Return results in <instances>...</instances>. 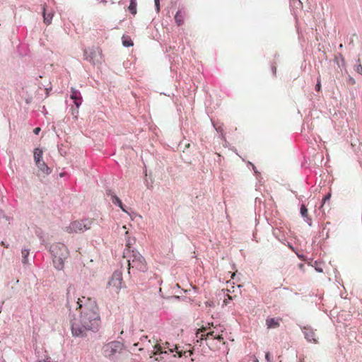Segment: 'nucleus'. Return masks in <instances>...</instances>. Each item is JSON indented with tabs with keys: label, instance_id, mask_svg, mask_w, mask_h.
Masks as SVG:
<instances>
[{
	"label": "nucleus",
	"instance_id": "7c9ffc66",
	"mask_svg": "<svg viewBox=\"0 0 362 362\" xmlns=\"http://www.w3.org/2000/svg\"><path fill=\"white\" fill-rule=\"evenodd\" d=\"M273 71L274 74H276V68L275 66L273 67Z\"/></svg>",
	"mask_w": 362,
	"mask_h": 362
},
{
	"label": "nucleus",
	"instance_id": "6ab92c4d",
	"mask_svg": "<svg viewBox=\"0 0 362 362\" xmlns=\"http://www.w3.org/2000/svg\"><path fill=\"white\" fill-rule=\"evenodd\" d=\"M21 254L23 257L22 262L23 264H26L28 263V256L29 255V250L27 249H23L22 250Z\"/></svg>",
	"mask_w": 362,
	"mask_h": 362
},
{
	"label": "nucleus",
	"instance_id": "5701e85b",
	"mask_svg": "<svg viewBox=\"0 0 362 362\" xmlns=\"http://www.w3.org/2000/svg\"><path fill=\"white\" fill-rule=\"evenodd\" d=\"M356 71L362 74V65L361 64H358L357 66H356Z\"/></svg>",
	"mask_w": 362,
	"mask_h": 362
},
{
	"label": "nucleus",
	"instance_id": "dca6fc26",
	"mask_svg": "<svg viewBox=\"0 0 362 362\" xmlns=\"http://www.w3.org/2000/svg\"><path fill=\"white\" fill-rule=\"evenodd\" d=\"M136 6H137V4H136V0H130V4H129V6L128 7V10L134 16H135L136 14V12H137V11H136Z\"/></svg>",
	"mask_w": 362,
	"mask_h": 362
},
{
	"label": "nucleus",
	"instance_id": "473e14b6",
	"mask_svg": "<svg viewBox=\"0 0 362 362\" xmlns=\"http://www.w3.org/2000/svg\"><path fill=\"white\" fill-rule=\"evenodd\" d=\"M228 300H231L232 299V297L230 296L229 295H228Z\"/></svg>",
	"mask_w": 362,
	"mask_h": 362
},
{
	"label": "nucleus",
	"instance_id": "b1692460",
	"mask_svg": "<svg viewBox=\"0 0 362 362\" xmlns=\"http://www.w3.org/2000/svg\"><path fill=\"white\" fill-rule=\"evenodd\" d=\"M265 358L268 362H271V355L269 352L266 354Z\"/></svg>",
	"mask_w": 362,
	"mask_h": 362
},
{
	"label": "nucleus",
	"instance_id": "a878e982",
	"mask_svg": "<svg viewBox=\"0 0 362 362\" xmlns=\"http://www.w3.org/2000/svg\"><path fill=\"white\" fill-rule=\"evenodd\" d=\"M214 338H215V339H218V340L223 339V337H222V335H221V334H218V335H217V336H214Z\"/></svg>",
	"mask_w": 362,
	"mask_h": 362
},
{
	"label": "nucleus",
	"instance_id": "393cba45",
	"mask_svg": "<svg viewBox=\"0 0 362 362\" xmlns=\"http://www.w3.org/2000/svg\"><path fill=\"white\" fill-rule=\"evenodd\" d=\"M40 132V127H36L33 130V132L35 134H38L39 132Z\"/></svg>",
	"mask_w": 362,
	"mask_h": 362
},
{
	"label": "nucleus",
	"instance_id": "423d86ee",
	"mask_svg": "<svg viewBox=\"0 0 362 362\" xmlns=\"http://www.w3.org/2000/svg\"><path fill=\"white\" fill-rule=\"evenodd\" d=\"M129 266L140 271L146 269V264L144 258L139 253L134 254L128 260Z\"/></svg>",
	"mask_w": 362,
	"mask_h": 362
},
{
	"label": "nucleus",
	"instance_id": "6e6552de",
	"mask_svg": "<svg viewBox=\"0 0 362 362\" xmlns=\"http://www.w3.org/2000/svg\"><path fill=\"white\" fill-rule=\"evenodd\" d=\"M71 93L70 98L71 100H74V103L76 105V107L78 108L82 101L81 93L74 88H71Z\"/></svg>",
	"mask_w": 362,
	"mask_h": 362
},
{
	"label": "nucleus",
	"instance_id": "39448f33",
	"mask_svg": "<svg viewBox=\"0 0 362 362\" xmlns=\"http://www.w3.org/2000/svg\"><path fill=\"white\" fill-rule=\"evenodd\" d=\"M123 349V344L117 341H113L103 346V354L105 357H111Z\"/></svg>",
	"mask_w": 362,
	"mask_h": 362
},
{
	"label": "nucleus",
	"instance_id": "c756f323",
	"mask_svg": "<svg viewBox=\"0 0 362 362\" xmlns=\"http://www.w3.org/2000/svg\"><path fill=\"white\" fill-rule=\"evenodd\" d=\"M223 303H224V305H227L228 303V300L227 299H225L223 300Z\"/></svg>",
	"mask_w": 362,
	"mask_h": 362
},
{
	"label": "nucleus",
	"instance_id": "ddd939ff",
	"mask_svg": "<svg viewBox=\"0 0 362 362\" xmlns=\"http://www.w3.org/2000/svg\"><path fill=\"white\" fill-rule=\"evenodd\" d=\"M39 170L45 175H49L51 173V169L46 165L44 161H40L35 163Z\"/></svg>",
	"mask_w": 362,
	"mask_h": 362
},
{
	"label": "nucleus",
	"instance_id": "7ed1b4c3",
	"mask_svg": "<svg viewBox=\"0 0 362 362\" xmlns=\"http://www.w3.org/2000/svg\"><path fill=\"white\" fill-rule=\"evenodd\" d=\"M93 221L85 219L72 221L68 226L64 228V231L68 233H83L91 228Z\"/></svg>",
	"mask_w": 362,
	"mask_h": 362
},
{
	"label": "nucleus",
	"instance_id": "0eeeda50",
	"mask_svg": "<svg viewBox=\"0 0 362 362\" xmlns=\"http://www.w3.org/2000/svg\"><path fill=\"white\" fill-rule=\"evenodd\" d=\"M122 275L119 273H114L108 284L110 286L116 287V291L117 292L122 286Z\"/></svg>",
	"mask_w": 362,
	"mask_h": 362
},
{
	"label": "nucleus",
	"instance_id": "f8f14e48",
	"mask_svg": "<svg viewBox=\"0 0 362 362\" xmlns=\"http://www.w3.org/2000/svg\"><path fill=\"white\" fill-rule=\"evenodd\" d=\"M301 216L305 218V221L308 223L309 226L312 225V219L308 215V209L305 205L302 204L300 209Z\"/></svg>",
	"mask_w": 362,
	"mask_h": 362
},
{
	"label": "nucleus",
	"instance_id": "9b49d317",
	"mask_svg": "<svg viewBox=\"0 0 362 362\" xmlns=\"http://www.w3.org/2000/svg\"><path fill=\"white\" fill-rule=\"evenodd\" d=\"M186 13L184 11L179 10L175 16V21L178 26L184 23Z\"/></svg>",
	"mask_w": 362,
	"mask_h": 362
},
{
	"label": "nucleus",
	"instance_id": "f3484780",
	"mask_svg": "<svg viewBox=\"0 0 362 362\" xmlns=\"http://www.w3.org/2000/svg\"><path fill=\"white\" fill-rule=\"evenodd\" d=\"M122 44L125 47H131L133 46V42L131 38L128 36L122 37Z\"/></svg>",
	"mask_w": 362,
	"mask_h": 362
},
{
	"label": "nucleus",
	"instance_id": "1a4fd4ad",
	"mask_svg": "<svg viewBox=\"0 0 362 362\" xmlns=\"http://www.w3.org/2000/svg\"><path fill=\"white\" fill-rule=\"evenodd\" d=\"M106 194L108 197H110L111 200L114 204L118 205L123 211L127 212V211L123 206V204L120 199L117 195H115L110 189L106 191Z\"/></svg>",
	"mask_w": 362,
	"mask_h": 362
},
{
	"label": "nucleus",
	"instance_id": "412c9836",
	"mask_svg": "<svg viewBox=\"0 0 362 362\" xmlns=\"http://www.w3.org/2000/svg\"><path fill=\"white\" fill-rule=\"evenodd\" d=\"M315 89L317 91H320V89H321V82H320V78H317V83L315 86Z\"/></svg>",
	"mask_w": 362,
	"mask_h": 362
},
{
	"label": "nucleus",
	"instance_id": "2f4dec72",
	"mask_svg": "<svg viewBox=\"0 0 362 362\" xmlns=\"http://www.w3.org/2000/svg\"><path fill=\"white\" fill-rule=\"evenodd\" d=\"M1 244L2 245H4L6 247H8V246H7V245H6V246L5 245V244H4V242H1Z\"/></svg>",
	"mask_w": 362,
	"mask_h": 362
},
{
	"label": "nucleus",
	"instance_id": "4be33fe9",
	"mask_svg": "<svg viewBox=\"0 0 362 362\" xmlns=\"http://www.w3.org/2000/svg\"><path fill=\"white\" fill-rule=\"evenodd\" d=\"M155 1V6H156V11H157V12H159V11H160L159 0H156V1Z\"/></svg>",
	"mask_w": 362,
	"mask_h": 362
},
{
	"label": "nucleus",
	"instance_id": "72a5a7b5",
	"mask_svg": "<svg viewBox=\"0 0 362 362\" xmlns=\"http://www.w3.org/2000/svg\"><path fill=\"white\" fill-rule=\"evenodd\" d=\"M235 275V274L233 273L232 275H231V278H233Z\"/></svg>",
	"mask_w": 362,
	"mask_h": 362
},
{
	"label": "nucleus",
	"instance_id": "4468645a",
	"mask_svg": "<svg viewBox=\"0 0 362 362\" xmlns=\"http://www.w3.org/2000/svg\"><path fill=\"white\" fill-rule=\"evenodd\" d=\"M53 17V13L49 12L47 13L46 8H43V18H44V23L47 25H49L52 22Z\"/></svg>",
	"mask_w": 362,
	"mask_h": 362
},
{
	"label": "nucleus",
	"instance_id": "c9c22d12",
	"mask_svg": "<svg viewBox=\"0 0 362 362\" xmlns=\"http://www.w3.org/2000/svg\"><path fill=\"white\" fill-rule=\"evenodd\" d=\"M160 358H156V360H157V361H158V360H160Z\"/></svg>",
	"mask_w": 362,
	"mask_h": 362
},
{
	"label": "nucleus",
	"instance_id": "f704fd0d",
	"mask_svg": "<svg viewBox=\"0 0 362 362\" xmlns=\"http://www.w3.org/2000/svg\"><path fill=\"white\" fill-rule=\"evenodd\" d=\"M144 338H145L146 339L148 338L147 336H144Z\"/></svg>",
	"mask_w": 362,
	"mask_h": 362
},
{
	"label": "nucleus",
	"instance_id": "a211bd4d",
	"mask_svg": "<svg viewBox=\"0 0 362 362\" xmlns=\"http://www.w3.org/2000/svg\"><path fill=\"white\" fill-rule=\"evenodd\" d=\"M175 349L176 350V352L178 354L179 357H182L183 356L187 357L188 356L187 355V354H189V356H191L192 354V351H180L177 346H175Z\"/></svg>",
	"mask_w": 362,
	"mask_h": 362
},
{
	"label": "nucleus",
	"instance_id": "f257e3e1",
	"mask_svg": "<svg viewBox=\"0 0 362 362\" xmlns=\"http://www.w3.org/2000/svg\"><path fill=\"white\" fill-rule=\"evenodd\" d=\"M68 305L78 310L80 315L78 319H74L71 322V333L78 337H84L88 331H97L100 325L101 320L99 314V308L95 300L90 298L82 296L78 298L76 302Z\"/></svg>",
	"mask_w": 362,
	"mask_h": 362
},
{
	"label": "nucleus",
	"instance_id": "20e7f679",
	"mask_svg": "<svg viewBox=\"0 0 362 362\" xmlns=\"http://www.w3.org/2000/svg\"><path fill=\"white\" fill-rule=\"evenodd\" d=\"M85 59L93 64H101L103 61L102 50L99 47H89L84 51Z\"/></svg>",
	"mask_w": 362,
	"mask_h": 362
},
{
	"label": "nucleus",
	"instance_id": "f03ea898",
	"mask_svg": "<svg viewBox=\"0 0 362 362\" xmlns=\"http://www.w3.org/2000/svg\"><path fill=\"white\" fill-rule=\"evenodd\" d=\"M50 252L53 255L54 267L61 270L64 267V260L69 256L66 246L62 243H56L50 247Z\"/></svg>",
	"mask_w": 362,
	"mask_h": 362
},
{
	"label": "nucleus",
	"instance_id": "cd10ccee",
	"mask_svg": "<svg viewBox=\"0 0 362 362\" xmlns=\"http://www.w3.org/2000/svg\"><path fill=\"white\" fill-rule=\"evenodd\" d=\"M206 336H207V337H209V336H213V337H214V336H215V335H214V332L213 331V332H208V333H207V334H206Z\"/></svg>",
	"mask_w": 362,
	"mask_h": 362
},
{
	"label": "nucleus",
	"instance_id": "2eb2a0df",
	"mask_svg": "<svg viewBox=\"0 0 362 362\" xmlns=\"http://www.w3.org/2000/svg\"><path fill=\"white\" fill-rule=\"evenodd\" d=\"M42 154H43V152H42V149H40L39 148H36L34 150V160H35V163H37L42 160Z\"/></svg>",
	"mask_w": 362,
	"mask_h": 362
},
{
	"label": "nucleus",
	"instance_id": "9d476101",
	"mask_svg": "<svg viewBox=\"0 0 362 362\" xmlns=\"http://www.w3.org/2000/svg\"><path fill=\"white\" fill-rule=\"evenodd\" d=\"M281 318L268 317L266 320V325L268 329L277 328L280 326Z\"/></svg>",
	"mask_w": 362,
	"mask_h": 362
},
{
	"label": "nucleus",
	"instance_id": "bb28decb",
	"mask_svg": "<svg viewBox=\"0 0 362 362\" xmlns=\"http://www.w3.org/2000/svg\"><path fill=\"white\" fill-rule=\"evenodd\" d=\"M330 194H327L325 197V198L323 199L324 203L330 198Z\"/></svg>",
	"mask_w": 362,
	"mask_h": 362
},
{
	"label": "nucleus",
	"instance_id": "c85d7f7f",
	"mask_svg": "<svg viewBox=\"0 0 362 362\" xmlns=\"http://www.w3.org/2000/svg\"><path fill=\"white\" fill-rule=\"evenodd\" d=\"M307 339H308V341H311L312 340H313V341H314L315 343H316V342H317V341H316L315 339H311L308 338V336L307 337Z\"/></svg>",
	"mask_w": 362,
	"mask_h": 362
},
{
	"label": "nucleus",
	"instance_id": "aec40b11",
	"mask_svg": "<svg viewBox=\"0 0 362 362\" xmlns=\"http://www.w3.org/2000/svg\"><path fill=\"white\" fill-rule=\"evenodd\" d=\"M156 351L153 352V355L167 354V351H162V348L159 344H156L154 346Z\"/></svg>",
	"mask_w": 362,
	"mask_h": 362
}]
</instances>
